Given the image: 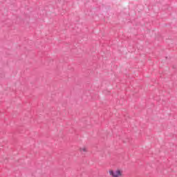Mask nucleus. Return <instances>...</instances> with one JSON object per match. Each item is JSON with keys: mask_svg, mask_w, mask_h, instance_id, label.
Listing matches in <instances>:
<instances>
[{"mask_svg": "<svg viewBox=\"0 0 177 177\" xmlns=\"http://www.w3.org/2000/svg\"><path fill=\"white\" fill-rule=\"evenodd\" d=\"M109 176L111 177H122L124 176V171L121 169H109Z\"/></svg>", "mask_w": 177, "mask_h": 177, "instance_id": "obj_1", "label": "nucleus"}, {"mask_svg": "<svg viewBox=\"0 0 177 177\" xmlns=\"http://www.w3.org/2000/svg\"><path fill=\"white\" fill-rule=\"evenodd\" d=\"M79 151L82 154H86V153H88V147H82L79 148Z\"/></svg>", "mask_w": 177, "mask_h": 177, "instance_id": "obj_2", "label": "nucleus"}]
</instances>
